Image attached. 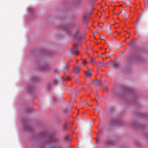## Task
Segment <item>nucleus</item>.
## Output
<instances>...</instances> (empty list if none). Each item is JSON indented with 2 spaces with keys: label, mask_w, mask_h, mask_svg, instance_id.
I'll list each match as a JSON object with an SVG mask.
<instances>
[{
  "label": "nucleus",
  "mask_w": 148,
  "mask_h": 148,
  "mask_svg": "<svg viewBox=\"0 0 148 148\" xmlns=\"http://www.w3.org/2000/svg\"><path fill=\"white\" fill-rule=\"evenodd\" d=\"M74 96H75V95H74ZM77 96V95H75V96Z\"/></svg>",
  "instance_id": "23"
},
{
  "label": "nucleus",
  "mask_w": 148,
  "mask_h": 148,
  "mask_svg": "<svg viewBox=\"0 0 148 148\" xmlns=\"http://www.w3.org/2000/svg\"><path fill=\"white\" fill-rule=\"evenodd\" d=\"M104 54V53H102V54Z\"/></svg>",
  "instance_id": "27"
},
{
  "label": "nucleus",
  "mask_w": 148,
  "mask_h": 148,
  "mask_svg": "<svg viewBox=\"0 0 148 148\" xmlns=\"http://www.w3.org/2000/svg\"><path fill=\"white\" fill-rule=\"evenodd\" d=\"M57 140L56 138L54 136H51L50 137L49 141H54Z\"/></svg>",
  "instance_id": "5"
},
{
  "label": "nucleus",
  "mask_w": 148,
  "mask_h": 148,
  "mask_svg": "<svg viewBox=\"0 0 148 148\" xmlns=\"http://www.w3.org/2000/svg\"><path fill=\"white\" fill-rule=\"evenodd\" d=\"M74 1H75V0Z\"/></svg>",
  "instance_id": "28"
},
{
  "label": "nucleus",
  "mask_w": 148,
  "mask_h": 148,
  "mask_svg": "<svg viewBox=\"0 0 148 148\" xmlns=\"http://www.w3.org/2000/svg\"><path fill=\"white\" fill-rule=\"evenodd\" d=\"M66 71H68V69H66Z\"/></svg>",
  "instance_id": "22"
},
{
  "label": "nucleus",
  "mask_w": 148,
  "mask_h": 148,
  "mask_svg": "<svg viewBox=\"0 0 148 148\" xmlns=\"http://www.w3.org/2000/svg\"><path fill=\"white\" fill-rule=\"evenodd\" d=\"M122 13V12H121L120 13H116V16H118L121 13Z\"/></svg>",
  "instance_id": "14"
},
{
  "label": "nucleus",
  "mask_w": 148,
  "mask_h": 148,
  "mask_svg": "<svg viewBox=\"0 0 148 148\" xmlns=\"http://www.w3.org/2000/svg\"><path fill=\"white\" fill-rule=\"evenodd\" d=\"M94 83L96 85H99L101 84V80H96L95 81Z\"/></svg>",
  "instance_id": "7"
},
{
  "label": "nucleus",
  "mask_w": 148,
  "mask_h": 148,
  "mask_svg": "<svg viewBox=\"0 0 148 148\" xmlns=\"http://www.w3.org/2000/svg\"><path fill=\"white\" fill-rule=\"evenodd\" d=\"M118 66V64L117 63H114V66L115 68H116Z\"/></svg>",
  "instance_id": "10"
},
{
  "label": "nucleus",
  "mask_w": 148,
  "mask_h": 148,
  "mask_svg": "<svg viewBox=\"0 0 148 148\" xmlns=\"http://www.w3.org/2000/svg\"><path fill=\"white\" fill-rule=\"evenodd\" d=\"M81 69V66L80 65L75 66V75H78L80 72Z\"/></svg>",
  "instance_id": "2"
},
{
  "label": "nucleus",
  "mask_w": 148,
  "mask_h": 148,
  "mask_svg": "<svg viewBox=\"0 0 148 148\" xmlns=\"http://www.w3.org/2000/svg\"><path fill=\"white\" fill-rule=\"evenodd\" d=\"M89 17V16L87 14H86L83 15L82 19L83 21L85 22L87 21Z\"/></svg>",
  "instance_id": "3"
},
{
  "label": "nucleus",
  "mask_w": 148,
  "mask_h": 148,
  "mask_svg": "<svg viewBox=\"0 0 148 148\" xmlns=\"http://www.w3.org/2000/svg\"><path fill=\"white\" fill-rule=\"evenodd\" d=\"M91 62L92 63H95V62L94 61V60L92 58H91Z\"/></svg>",
  "instance_id": "13"
},
{
  "label": "nucleus",
  "mask_w": 148,
  "mask_h": 148,
  "mask_svg": "<svg viewBox=\"0 0 148 148\" xmlns=\"http://www.w3.org/2000/svg\"><path fill=\"white\" fill-rule=\"evenodd\" d=\"M123 15H124V17L125 18L126 17V14L125 13H124V14H123Z\"/></svg>",
  "instance_id": "17"
},
{
  "label": "nucleus",
  "mask_w": 148,
  "mask_h": 148,
  "mask_svg": "<svg viewBox=\"0 0 148 148\" xmlns=\"http://www.w3.org/2000/svg\"><path fill=\"white\" fill-rule=\"evenodd\" d=\"M72 60V59L71 58L70 59V60L71 61Z\"/></svg>",
  "instance_id": "21"
},
{
  "label": "nucleus",
  "mask_w": 148,
  "mask_h": 148,
  "mask_svg": "<svg viewBox=\"0 0 148 148\" xmlns=\"http://www.w3.org/2000/svg\"><path fill=\"white\" fill-rule=\"evenodd\" d=\"M57 81L56 79H55L53 81V84L56 85V84Z\"/></svg>",
  "instance_id": "9"
},
{
  "label": "nucleus",
  "mask_w": 148,
  "mask_h": 148,
  "mask_svg": "<svg viewBox=\"0 0 148 148\" xmlns=\"http://www.w3.org/2000/svg\"><path fill=\"white\" fill-rule=\"evenodd\" d=\"M85 74L87 77H89L91 76V73L90 70L88 69L87 71H84Z\"/></svg>",
  "instance_id": "4"
},
{
  "label": "nucleus",
  "mask_w": 148,
  "mask_h": 148,
  "mask_svg": "<svg viewBox=\"0 0 148 148\" xmlns=\"http://www.w3.org/2000/svg\"><path fill=\"white\" fill-rule=\"evenodd\" d=\"M98 33V31H96L93 34V35H94V34L97 33Z\"/></svg>",
  "instance_id": "16"
},
{
  "label": "nucleus",
  "mask_w": 148,
  "mask_h": 148,
  "mask_svg": "<svg viewBox=\"0 0 148 148\" xmlns=\"http://www.w3.org/2000/svg\"><path fill=\"white\" fill-rule=\"evenodd\" d=\"M101 39H102V38H101Z\"/></svg>",
  "instance_id": "26"
},
{
  "label": "nucleus",
  "mask_w": 148,
  "mask_h": 148,
  "mask_svg": "<svg viewBox=\"0 0 148 148\" xmlns=\"http://www.w3.org/2000/svg\"><path fill=\"white\" fill-rule=\"evenodd\" d=\"M70 79V78L69 77H68L66 78H63V80L64 81H69Z\"/></svg>",
  "instance_id": "8"
},
{
  "label": "nucleus",
  "mask_w": 148,
  "mask_h": 148,
  "mask_svg": "<svg viewBox=\"0 0 148 148\" xmlns=\"http://www.w3.org/2000/svg\"><path fill=\"white\" fill-rule=\"evenodd\" d=\"M82 64L85 66L87 67L88 65V62L86 60H82Z\"/></svg>",
  "instance_id": "6"
},
{
  "label": "nucleus",
  "mask_w": 148,
  "mask_h": 148,
  "mask_svg": "<svg viewBox=\"0 0 148 148\" xmlns=\"http://www.w3.org/2000/svg\"><path fill=\"white\" fill-rule=\"evenodd\" d=\"M146 0H144V1H145Z\"/></svg>",
  "instance_id": "29"
},
{
  "label": "nucleus",
  "mask_w": 148,
  "mask_h": 148,
  "mask_svg": "<svg viewBox=\"0 0 148 148\" xmlns=\"http://www.w3.org/2000/svg\"><path fill=\"white\" fill-rule=\"evenodd\" d=\"M68 137L67 136H65V138L66 139V140H68Z\"/></svg>",
  "instance_id": "15"
},
{
  "label": "nucleus",
  "mask_w": 148,
  "mask_h": 148,
  "mask_svg": "<svg viewBox=\"0 0 148 148\" xmlns=\"http://www.w3.org/2000/svg\"><path fill=\"white\" fill-rule=\"evenodd\" d=\"M47 134V133L45 132H43L41 133V135L42 136H46Z\"/></svg>",
  "instance_id": "11"
},
{
  "label": "nucleus",
  "mask_w": 148,
  "mask_h": 148,
  "mask_svg": "<svg viewBox=\"0 0 148 148\" xmlns=\"http://www.w3.org/2000/svg\"><path fill=\"white\" fill-rule=\"evenodd\" d=\"M88 105L89 106H90V107H91V106H92V105H89V104H88Z\"/></svg>",
  "instance_id": "18"
},
{
  "label": "nucleus",
  "mask_w": 148,
  "mask_h": 148,
  "mask_svg": "<svg viewBox=\"0 0 148 148\" xmlns=\"http://www.w3.org/2000/svg\"><path fill=\"white\" fill-rule=\"evenodd\" d=\"M86 104L87 105H88V102H86Z\"/></svg>",
  "instance_id": "20"
},
{
  "label": "nucleus",
  "mask_w": 148,
  "mask_h": 148,
  "mask_svg": "<svg viewBox=\"0 0 148 148\" xmlns=\"http://www.w3.org/2000/svg\"><path fill=\"white\" fill-rule=\"evenodd\" d=\"M109 63H108V62L106 63V64H108Z\"/></svg>",
  "instance_id": "19"
},
{
  "label": "nucleus",
  "mask_w": 148,
  "mask_h": 148,
  "mask_svg": "<svg viewBox=\"0 0 148 148\" xmlns=\"http://www.w3.org/2000/svg\"><path fill=\"white\" fill-rule=\"evenodd\" d=\"M101 39H102V38H101Z\"/></svg>",
  "instance_id": "25"
},
{
  "label": "nucleus",
  "mask_w": 148,
  "mask_h": 148,
  "mask_svg": "<svg viewBox=\"0 0 148 148\" xmlns=\"http://www.w3.org/2000/svg\"><path fill=\"white\" fill-rule=\"evenodd\" d=\"M111 34V33H110V34Z\"/></svg>",
  "instance_id": "24"
},
{
  "label": "nucleus",
  "mask_w": 148,
  "mask_h": 148,
  "mask_svg": "<svg viewBox=\"0 0 148 148\" xmlns=\"http://www.w3.org/2000/svg\"><path fill=\"white\" fill-rule=\"evenodd\" d=\"M80 27L78 25H75V55L78 56L80 52L77 49L76 46L80 45L82 34L79 31Z\"/></svg>",
  "instance_id": "1"
},
{
  "label": "nucleus",
  "mask_w": 148,
  "mask_h": 148,
  "mask_svg": "<svg viewBox=\"0 0 148 148\" xmlns=\"http://www.w3.org/2000/svg\"><path fill=\"white\" fill-rule=\"evenodd\" d=\"M31 88V87L30 86H28L27 87V89L28 90H30Z\"/></svg>",
  "instance_id": "12"
}]
</instances>
